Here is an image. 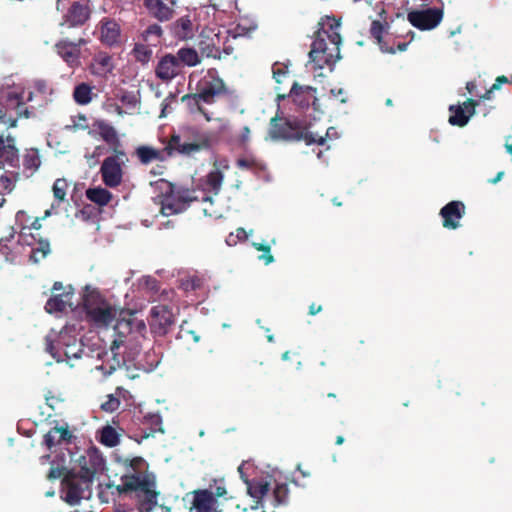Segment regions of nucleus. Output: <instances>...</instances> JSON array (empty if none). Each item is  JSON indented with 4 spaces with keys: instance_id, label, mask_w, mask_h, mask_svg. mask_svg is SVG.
<instances>
[{
    "instance_id": "21",
    "label": "nucleus",
    "mask_w": 512,
    "mask_h": 512,
    "mask_svg": "<svg viewBox=\"0 0 512 512\" xmlns=\"http://www.w3.org/2000/svg\"><path fill=\"white\" fill-rule=\"evenodd\" d=\"M465 215V205L461 201H451L440 210L442 225L446 229L455 230L460 226V219Z\"/></svg>"
},
{
    "instance_id": "24",
    "label": "nucleus",
    "mask_w": 512,
    "mask_h": 512,
    "mask_svg": "<svg viewBox=\"0 0 512 512\" xmlns=\"http://www.w3.org/2000/svg\"><path fill=\"white\" fill-rule=\"evenodd\" d=\"M41 155L37 148H25L20 155V175L25 178L33 176L41 166Z\"/></svg>"
},
{
    "instance_id": "23",
    "label": "nucleus",
    "mask_w": 512,
    "mask_h": 512,
    "mask_svg": "<svg viewBox=\"0 0 512 512\" xmlns=\"http://www.w3.org/2000/svg\"><path fill=\"white\" fill-rule=\"evenodd\" d=\"M141 2L148 15L159 22H168L174 17V2H171V5L164 3L162 0H141Z\"/></svg>"
},
{
    "instance_id": "48",
    "label": "nucleus",
    "mask_w": 512,
    "mask_h": 512,
    "mask_svg": "<svg viewBox=\"0 0 512 512\" xmlns=\"http://www.w3.org/2000/svg\"><path fill=\"white\" fill-rule=\"evenodd\" d=\"M275 505L287 504L289 497V488L286 483H277L274 491Z\"/></svg>"
},
{
    "instance_id": "40",
    "label": "nucleus",
    "mask_w": 512,
    "mask_h": 512,
    "mask_svg": "<svg viewBox=\"0 0 512 512\" xmlns=\"http://www.w3.org/2000/svg\"><path fill=\"white\" fill-rule=\"evenodd\" d=\"M100 442L107 447H115L120 442L119 434L115 428L106 425L101 430Z\"/></svg>"
},
{
    "instance_id": "16",
    "label": "nucleus",
    "mask_w": 512,
    "mask_h": 512,
    "mask_svg": "<svg viewBox=\"0 0 512 512\" xmlns=\"http://www.w3.org/2000/svg\"><path fill=\"white\" fill-rule=\"evenodd\" d=\"M137 420L141 421V423L131 438L139 444L143 440L153 437L157 432H164L162 429V418L159 414H148L142 417V419L138 416Z\"/></svg>"
},
{
    "instance_id": "37",
    "label": "nucleus",
    "mask_w": 512,
    "mask_h": 512,
    "mask_svg": "<svg viewBox=\"0 0 512 512\" xmlns=\"http://www.w3.org/2000/svg\"><path fill=\"white\" fill-rule=\"evenodd\" d=\"M73 99L79 105H87L92 101V87L87 83H80L75 86Z\"/></svg>"
},
{
    "instance_id": "15",
    "label": "nucleus",
    "mask_w": 512,
    "mask_h": 512,
    "mask_svg": "<svg viewBox=\"0 0 512 512\" xmlns=\"http://www.w3.org/2000/svg\"><path fill=\"white\" fill-rule=\"evenodd\" d=\"M86 43L84 38H79L76 42L62 39L55 44L54 49L69 67L75 68L80 64V48Z\"/></svg>"
},
{
    "instance_id": "38",
    "label": "nucleus",
    "mask_w": 512,
    "mask_h": 512,
    "mask_svg": "<svg viewBox=\"0 0 512 512\" xmlns=\"http://www.w3.org/2000/svg\"><path fill=\"white\" fill-rule=\"evenodd\" d=\"M41 228V223L39 218H35L31 225L23 226L21 228L19 237L23 243L32 246L36 243V236L32 233V230H39Z\"/></svg>"
},
{
    "instance_id": "36",
    "label": "nucleus",
    "mask_w": 512,
    "mask_h": 512,
    "mask_svg": "<svg viewBox=\"0 0 512 512\" xmlns=\"http://www.w3.org/2000/svg\"><path fill=\"white\" fill-rule=\"evenodd\" d=\"M135 61L141 65H147L152 59L153 51L151 47L144 43H135L131 51Z\"/></svg>"
},
{
    "instance_id": "22",
    "label": "nucleus",
    "mask_w": 512,
    "mask_h": 512,
    "mask_svg": "<svg viewBox=\"0 0 512 512\" xmlns=\"http://www.w3.org/2000/svg\"><path fill=\"white\" fill-rule=\"evenodd\" d=\"M171 35L178 41L192 40L197 32V25L190 15H184L176 19L170 25Z\"/></svg>"
},
{
    "instance_id": "28",
    "label": "nucleus",
    "mask_w": 512,
    "mask_h": 512,
    "mask_svg": "<svg viewBox=\"0 0 512 512\" xmlns=\"http://www.w3.org/2000/svg\"><path fill=\"white\" fill-rule=\"evenodd\" d=\"M73 438L68 426L53 427L44 436V443L48 449H52L56 445H60L63 442L71 443Z\"/></svg>"
},
{
    "instance_id": "58",
    "label": "nucleus",
    "mask_w": 512,
    "mask_h": 512,
    "mask_svg": "<svg viewBox=\"0 0 512 512\" xmlns=\"http://www.w3.org/2000/svg\"><path fill=\"white\" fill-rule=\"evenodd\" d=\"M508 82H509V80L505 75L498 76L495 79L494 84L492 85V90H498L502 84L508 83Z\"/></svg>"
},
{
    "instance_id": "39",
    "label": "nucleus",
    "mask_w": 512,
    "mask_h": 512,
    "mask_svg": "<svg viewBox=\"0 0 512 512\" xmlns=\"http://www.w3.org/2000/svg\"><path fill=\"white\" fill-rule=\"evenodd\" d=\"M122 465L126 469L132 470L133 471L132 474L140 475L142 477L148 476V477L153 478L155 480V477L153 475H148V474H143L142 473L143 468L146 466V462L140 456L133 457V458H126V459H124L122 461Z\"/></svg>"
},
{
    "instance_id": "11",
    "label": "nucleus",
    "mask_w": 512,
    "mask_h": 512,
    "mask_svg": "<svg viewBox=\"0 0 512 512\" xmlns=\"http://www.w3.org/2000/svg\"><path fill=\"white\" fill-rule=\"evenodd\" d=\"M6 110L9 114L0 115V123L7 125L8 128L15 127L19 118L28 119L35 116V107L33 105L28 106L24 97L18 94L8 95Z\"/></svg>"
},
{
    "instance_id": "59",
    "label": "nucleus",
    "mask_w": 512,
    "mask_h": 512,
    "mask_svg": "<svg viewBox=\"0 0 512 512\" xmlns=\"http://www.w3.org/2000/svg\"><path fill=\"white\" fill-rule=\"evenodd\" d=\"M259 259L262 260L265 263V265H269L272 262H274V257L271 254V251L264 252L262 255L259 256Z\"/></svg>"
},
{
    "instance_id": "26",
    "label": "nucleus",
    "mask_w": 512,
    "mask_h": 512,
    "mask_svg": "<svg viewBox=\"0 0 512 512\" xmlns=\"http://www.w3.org/2000/svg\"><path fill=\"white\" fill-rule=\"evenodd\" d=\"M191 494L193 495L191 510L194 509L197 512H215L216 500L211 490L198 489L194 490Z\"/></svg>"
},
{
    "instance_id": "8",
    "label": "nucleus",
    "mask_w": 512,
    "mask_h": 512,
    "mask_svg": "<svg viewBox=\"0 0 512 512\" xmlns=\"http://www.w3.org/2000/svg\"><path fill=\"white\" fill-rule=\"evenodd\" d=\"M226 93V85L222 78L218 76L215 68L207 71V74L198 82L197 93L187 94L182 97V101L194 102L196 105L200 102L212 104L216 98Z\"/></svg>"
},
{
    "instance_id": "31",
    "label": "nucleus",
    "mask_w": 512,
    "mask_h": 512,
    "mask_svg": "<svg viewBox=\"0 0 512 512\" xmlns=\"http://www.w3.org/2000/svg\"><path fill=\"white\" fill-rule=\"evenodd\" d=\"M97 128L101 138L112 148L113 152L121 150V141L116 129L112 125L104 121H99L97 123Z\"/></svg>"
},
{
    "instance_id": "29",
    "label": "nucleus",
    "mask_w": 512,
    "mask_h": 512,
    "mask_svg": "<svg viewBox=\"0 0 512 512\" xmlns=\"http://www.w3.org/2000/svg\"><path fill=\"white\" fill-rule=\"evenodd\" d=\"M58 345L62 347V358L64 361L69 363L71 359L81 358L83 348L82 344L77 343L76 338L60 336L58 339Z\"/></svg>"
},
{
    "instance_id": "57",
    "label": "nucleus",
    "mask_w": 512,
    "mask_h": 512,
    "mask_svg": "<svg viewBox=\"0 0 512 512\" xmlns=\"http://www.w3.org/2000/svg\"><path fill=\"white\" fill-rule=\"evenodd\" d=\"M250 128L248 126H244L239 135L238 141L240 145L245 146L250 141Z\"/></svg>"
},
{
    "instance_id": "9",
    "label": "nucleus",
    "mask_w": 512,
    "mask_h": 512,
    "mask_svg": "<svg viewBox=\"0 0 512 512\" xmlns=\"http://www.w3.org/2000/svg\"><path fill=\"white\" fill-rule=\"evenodd\" d=\"M113 326L114 340L111 343V352L116 358V350L123 346L126 339L131 335H143L146 331V325L143 320H137L135 313L120 309Z\"/></svg>"
},
{
    "instance_id": "55",
    "label": "nucleus",
    "mask_w": 512,
    "mask_h": 512,
    "mask_svg": "<svg viewBox=\"0 0 512 512\" xmlns=\"http://www.w3.org/2000/svg\"><path fill=\"white\" fill-rule=\"evenodd\" d=\"M35 91L39 94L46 95L51 92L50 85L47 80L37 79L33 82Z\"/></svg>"
},
{
    "instance_id": "13",
    "label": "nucleus",
    "mask_w": 512,
    "mask_h": 512,
    "mask_svg": "<svg viewBox=\"0 0 512 512\" xmlns=\"http://www.w3.org/2000/svg\"><path fill=\"white\" fill-rule=\"evenodd\" d=\"M443 18V11L438 8H428L425 10H412L408 13V21L420 30H430L435 28Z\"/></svg>"
},
{
    "instance_id": "18",
    "label": "nucleus",
    "mask_w": 512,
    "mask_h": 512,
    "mask_svg": "<svg viewBox=\"0 0 512 512\" xmlns=\"http://www.w3.org/2000/svg\"><path fill=\"white\" fill-rule=\"evenodd\" d=\"M90 15L91 9L87 0L74 1L64 15V20L69 27H81L90 19Z\"/></svg>"
},
{
    "instance_id": "2",
    "label": "nucleus",
    "mask_w": 512,
    "mask_h": 512,
    "mask_svg": "<svg viewBox=\"0 0 512 512\" xmlns=\"http://www.w3.org/2000/svg\"><path fill=\"white\" fill-rule=\"evenodd\" d=\"M103 458L97 453L82 457L78 473L67 471L62 479L63 499L70 505H77L83 499L85 490H89L96 474L102 470Z\"/></svg>"
},
{
    "instance_id": "1",
    "label": "nucleus",
    "mask_w": 512,
    "mask_h": 512,
    "mask_svg": "<svg viewBox=\"0 0 512 512\" xmlns=\"http://www.w3.org/2000/svg\"><path fill=\"white\" fill-rule=\"evenodd\" d=\"M119 494L135 493L136 508L119 503L114 512H152L158 504L159 491L156 490V480L148 476L124 474L121 484L115 486Z\"/></svg>"
},
{
    "instance_id": "32",
    "label": "nucleus",
    "mask_w": 512,
    "mask_h": 512,
    "mask_svg": "<svg viewBox=\"0 0 512 512\" xmlns=\"http://www.w3.org/2000/svg\"><path fill=\"white\" fill-rule=\"evenodd\" d=\"M198 48L201 57L221 59L220 48L216 45L213 38L201 35L198 42Z\"/></svg>"
},
{
    "instance_id": "20",
    "label": "nucleus",
    "mask_w": 512,
    "mask_h": 512,
    "mask_svg": "<svg viewBox=\"0 0 512 512\" xmlns=\"http://www.w3.org/2000/svg\"><path fill=\"white\" fill-rule=\"evenodd\" d=\"M100 37L102 44L109 47H117L121 44V27L112 18H103L99 22Z\"/></svg>"
},
{
    "instance_id": "49",
    "label": "nucleus",
    "mask_w": 512,
    "mask_h": 512,
    "mask_svg": "<svg viewBox=\"0 0 512 512\" xmlns=\"http://www.w3.org/2000/svg\"><path fill=\"white\" fill-rule=\"evenodd\" d=\"M67 188L68 183L65 179H56L52 187L54 198L59 202H63L66 198Z\"/></svg>"
},
{
    "instance_id": "30",
    "label": "nucleus",
    "mask_w": 512,
    "mask_h": 512,
    "mask_svg": "<svg viewBox=\"0 0 512 512\" xmlns=\"http://www.w3.org/2000/svg\"><path fill=\"white\" fill-rule=\"evenodd\" d=\"M175 56L177 57V59H179L178 62L181 68H183L184 66L195 67L201 64L202 62V57L199 54V52L195 48L190 46L181 47L180 49H178Z\"/></svg>"
},
{
    "instance_id": "3",
    "label": "nucleus",
    "mask_w": 512,
    "mask_h": 512,
    "mask_svg": "<svg viewBox=\"0 0 512 512\" xmlns=\"http://www.w3.org/2000/svg\"><path fill=\"white\" fill-rule=\"evenodd\" d=\"M269 137L274 140L300 141L303 140L307 145H323L326 142V136L313 133L308 130L306 123L298 118L272 117L268 131Z\"/></svg>"
},
{
    "instance_id": "56",
    "label": "nucleus",
    "mask_w": 512,
    "mask_h": 512,
    "mask_svg": "<svg viewBox=\"0 0 512 512\" xmlns=\"http://www.w3.org/2000/svg\"><path fill=\"white\" fill-rule=\"evenodd\" d=\"M66 472H67L66 468H64V467H53L52 466L47 474V478L49 480H56V479L61 478L62 476L64 477Z\"/></svg>"
},
{
    "instance_id": "43",
    "label": "nucleus",
    "mask_w": 512,
    "mask_h": 512,
    "mask_svg": "<svg viewBox=\"0 0 512 512\" xmlns=\"http://www.w3.org/2000/svg\"><path fill=\"white\" fill-rule=\"evenodd\" d=\"M126 390H124L121 387H117L115 395L110 394L108 395V399L101 404V409L105 412H114L117 409H119L120 406V400L118 396L122 395Z\"/></svg>"
},
{
    "instance_id": "60",
    "label": "nucleus",
    "mask_w": 512,
    "mask_h": 512,
    "mask_svg": "<svg viewBox=\"0 0 512 512\" xmlns=\"http://www.w3.org/2000/svg\"><path fill=\"white\" fill-rule=\"evenodd\" d=\"M331 93L337 98L339 99V101L341 103H346L347 99L344 97V94L345 92L343 91V89H338L337 91L332 89L331 90Z\"/></svg>"
},
{
    "instance_id": "42",
    "label": "nucleus",
    "mask_w": 512,
    "mask_h": 512,
    "mask_svg": "<svg viewBox=\"0 0 512 512\" xmlns=\"http://www.w3.org/2000/svg\"><path fill=\"white\" fill-rule=\"evenodd\" d=\"M236 165L240 169L252 170L255 172L263 171L266 169V166L262 161L252 156L239 158L236 161Z\"/></svg>"
},
{
    "instance_id": "33",
    "label": "nucleus",
    "mask_w": 512,
    "mask_h": 512,
    "mask_svg": "<svg viewBox=\"0 0 512 512\" xmlns=\"http://www.w3.org/2000/svg\"><path fill=\"white\" fill-rule=\"evenodd\" d=\"M85 195L88 200L101 207L106 206L113 198L112 193L102 187L88 188Z\"/></svg>"
},
{
    "instance_id": "52",
    "label": "nucleus",
    "mask_w": 512,
    "mask_h": 512,
    "mask_svg": "<svg viewBox=\"0 0 512 512\" xmlns=\"http://www.w3.org/2000/svg\"><path fill=\"white\" fill-rule=\"evenodd\" d=\"M201 286H202V281L200 278H198L196 276L190 277L182 282V287L186 291H192V290L195 291V290L199 289Z\"/></svg>"
},
{
    "instance_id": "25",
    "label": "nucleus",
    "mask_w": 512,
    "mask_h": 512,
    "mask_svg": "<svg viewBox=\"0 0 512 512\" xmlns=\"http://www.w3.org/2000/svg\"><path fill=\"white\" fill-rule=\"evenodd\" d=\"M115 68L113 57L104 51L97 52L91 60L89 70L92 75L106 77Z\"/></svg>"
},
{
    "instance_id": "46",
    "label": "nucleus",
    "mask_w": 512,
    "mask_h": 512,
    "mask_svg": "<svg viewBox=\"0 0 512 512\" xmlns=\"http://www.w3.org/2000/svg\"><path fill=\"white\" fill-rule=\"evenodd\" d=\"M45 351L48 352L57 362H62V347L55 344L53 336L45 337Z\"/></svg>"
},
{
    "instance_id": "19",
    "label": "nucleus",
    "mask_w": 512,
    "mask_h": 512,
    "mask_svg": "<svg viewBox=\"0 0 512 512\" xmlns=\"http://www.w3.org/2000/svg\"><path fill=\"white\" fill-rule=\"evenodd\" d=\"M478 101L472 98L467 99L462 105H450L449 123L453 126L464 127L470 117L475 114Z\"/></svg>"
},
{
    "instance_id": "27",
    "label": "nucleus",
    "mask_w": 512,
    "mask_h": 512,
    "mask_svg": "<svg viewBox=\"0 0 512 512\" xmlns=\"http://www.w3.org/2000/svg\"><path fill=\"white\" fill-rule=\"evenodd\" d=\"M135 155L143 165H148L153 161L163 162L173 157L168 155L166 146L163 149H156L151 146L141 145L135 149Z\"/></svg>"
},
{
    "instance_id": "47",
    "label": "nucleus",
    "mask_w": 512,
    "mask_h": 512,
    "mask_svg": "<svg viewBox=\"0 0 512 512\" xmlns=\"http://www.w3.org/2000/svg\"><path fill=\"white\" fill-rule=\"evenodd\" d=\"M383 31H384V26H383V24L380 21L374 20L371 23L370 33L377 40V42L379 43V45L381 47V50L384 51V52L395 53V49L394 48H389L388 49V48H385L382 45V34H383Z\"/></svg>"
},
{
    "instance_id": "34",
    "label": "nucleus",
    "mask_w": 512,
    "mask_h": 512,
    "mask_svg": "<svg viewBox=\"0 0 512 512\" xmlns=\"http://www.w3.org/2000/svg\"><path fill=\"white\" fill-rule=\"evenodd\" d=\"M20 176V171L17 169L2 172L0 174V193L6 194L12 192Z\"/></svg>"
},
{
    "instance_id": "17",
    "label": "nucleus",
    "mask_w": 512,
    "mask_h": 512,
    "mask_svg": "<svg viewBox=\"0 0 512 512\" xmlns=\"http://www.w3.org/2000/svg\"><path fill=\"white\" fill-rule=\"evenodd\" d=\"M178 60L179 59L171 53L162 56L155 67L156 77L163 82H169L180 75L182 68Z\"/></svg>"
},
{
    "instance_id": "10",
    "label": "nucleus",
    "mask_w": 512,
    "mask_h": 512,
    "mask_svg": "<svg viewBox=\"0 0 512 512\" xmlns=\"http://www.w3.org/2000/svg\"><path fill=\"white\" fill-rule=\"evenodd\" d=\"M128 162L124 150H116L113 155L106 157L100 167L103 183L110 188H117L123 182L124 168Z\"/></svg>"
},
{
    "instance_id": "14",
    "label": "nucleus",
    "mask_w": 512,
    "mask_h": 512,
    "mask_svg": "<svg viewBox=\"0 0 512 512\" xmlns=\"http://www.w3.org/2000/svg\"><path fill=\"white\" fill-rule=\"evenodd\" d=\"M5 167L20 169V154L16 147V140L8 134H0V169Z\"/></svg>"
},
{
    "instance_id": "63",
    "label": "nucleus",
    "mask_w": 512,
    "mask_h": 512,
    "mask_svg": "<svg viewBox=\"0 0 512 512\" xmlns=\"http://www.w3.org/2000/svg\"><path fill=\"white\" fill-rule=\"evenodd\" d=\"M303 87L300 86L298 83H294L291 87L290 94L291 95H298L302 92Z\"/></svg>"
},
{
    "instance_id": "5",
    "label": "nucleus",
    "mask_w": 512,
    "mask_h": 512,
    "mask_svg": "<svg viewBox=\"0 0 512 512\" xmlns=\"http://www.w3.org/2000/svg\"><path fill=\"white\" fill-rule=\"evenodd\" d=\"M340 23L335 21L329 29L319 28L311 45L309 58L318 63L320 68L332 65L340 59L341 35L338 31Z\"/></svg>"
},
{
    "instance_id": "7",
    "label": "nucleus",
    "mask_w": 512,
    "mask_h": 512,
    "mask_svg": "<svg viewBox=\"0 0 512 512\" xmlns=\"http://www.w3.org/2000/svg\"><path fill=\"white\" fill-rule=\"evenodd\" d=\"M87 320L96 327L107 328L116 319L120 309L111 305L99 292L87 293L83 299Z\"/></svg>"
},
{
    "instance_id": "51",
    "label": "nucleus",
    "mask_w": 512,
    "mask_h": 512,
    "mask_svg": "<svg viewBox=\"0 0 512 512\" xmlns=\"http://www.w3.org/2000/svg\"><path fill=\"white\" fill-rule=\"evenodd\" d=\"M210 488L214 489L213 496L215 497H224L227 494L226 486L224 478H215L210 483Z\"/></svg>"
},
{
    "instance_id": "53",
    "label": "nucleus",
    "mask_w": 512,
    "mask_h": 512,
    "mask_svg": "<svg viewBox=\"0 0 512 512\" xmlns=\"http://www.w3.org/2000/svg\"><path fill=\"white\" fill-rule=\"evenodd\" d=\"M272 71H273V78L275 79V81L277 83H281L288 73L287 67L282 66L279 63H275L273 65Z\"/></svg>"
},
{
    "instance_id": "64",
    "label": "nucleus",
    "mask_w": 512,
    "mask_h": 512,
    "mask_svg": "<svg viewBox=\"0 0 512 512\" xmlns=\"http://www.w3.org/2000/svg\"><path fill=\"white\" fill-rule=\"evenodd\" d=\"M236 236L239 240H246L247 239V233L244 228H238L236 230Z\"/></svg>"
},
{
    "instance_id": "4",
    "label": "nucleus",
    "mask_w": 512,
    "mask_h": 512,
    "mask_svg": "<svg viewBox=\"0 0 512 512\" xmlns=\"http://www.w3.org/2000/svg\"><path fill=\"white\" fill-rule=\"evenodd\" d=\"M211 135L196 126L182 127L178 133L170 135L166 142L169 156H193L211 148Z\"/></svg>"
},
{
    "instance_id": "62",
    "label": "nucleus",
    "mask_w": 512,
    "mask_h": 512,
    "mask_svg": "<svg viewBox=\"0 0 512 512\" xmlns=\"http://www.w3.org/2000/svg\"><path fill=\"white\" fill-rule=\"evenodd\" d=\"M253 246L257 251H262L263 253L271 251L270 245L268 244L253 243Z\"/></svg>"
},
{
    "instance_id": "44",
    "label": "nucleus",
    "mask_w": 512,
    "mask_h": 512,
    "mask_svg": "<svg viewBox=\"0 0 512 512\" xmlns=\"http://www.w3.org/2000/svg\"><path fill=\"white\" fill-rule=\"evenodd\" d=\"M162 36H163V29L157 23H153V24L149 25L141 33V37H142L144 42H149V41H152V40H155L156 42H159L160 39L162 38Z\"/></svg>"
},
{
    "instance_id": "6",
    "label": "nucleus",
    "mask_w": 512,
    "mask_h": 512,
    "mask_svg": "<svg viewBox=\"0 0 512 512\" xmlns=\"http://www.w3.org/2000/svg\"><path fill=\"white\" fill-rule=\"evenodd\" d=\"M160 190L161 213L170 216L185 211L196 200L193 192L187 188L177 186L165 179L157 182Z\"/></svg>"
},
{
    "instance_id": "41",
    "label": "nucleus",
    "mask_w": 512,
    "mask_h": 512,
    "mask_svg": "<svg viewBox=\"0 0 512 512\" xmlns=\"http://www.w3.org/2000/svg\"><path fill=\"white\" fill-rule=\"evenodd\" d=\"M223 179V173L219 169H214L207 174L206 185L210 191L217 195L221 190Z\"/></svg>"
},
{
    "instance_id": "12",
    "label": "nucleus",
    "mask_w": 512,
    "mask_h": 512,
    "mask_svg": "<svg viewBox=\"0 0 512 512\" xmlns=\"http://www.w3.org/2000/svg\"><path fill=\"white\" fill-rule=\"evenodd\" d=\"M174 315L166 305H157L150 311V328L158 336L166 335L174 325Z\"/></svg>"
},
{
    "instance_id": "54",
    "label": "nucleus",
    "mask_w": 512,
    "mask_h": 512,
    "mask_svg": "<svg viewBox=\"0 0 512 512\" xmlns=\"http://www.w3.org/2000/svg\"><path fill=\"white\" fill-rule=\"evenodd\" d=\"M38 247L33 249V254L41 253L42 258H45L47 254L50 252V243L48 240H43L41 238L37 239Z\"/></svg>"
},
{
    "instance_id": "35",
    "label": "nucleus",
    "mask_w": 512,
    "mask_h": 512,
    "mask_svg": "<svg viewBox=\"0 0 512 512\" xmlns=\"http://www.w3.org/2000/svg\"><path fill=\"white\" fill-rule=\"evenodd\" d=\"M247 484V491L248 494L257 500V503L262 500V498L268 493L269 491V483L265 480H251L245 481Z\"/></svg>"
},
{
    "instance_id": "50",
    "label": "nucleus",
    "mask_w": 512,
    "mask_h": 512,
    "mask_svg": "<svg viewBox=\"0 0 512 512\" xmlns=\"http://www.w3.org/2000/svg\"><path fill=\"white\" fill-rule=\"evenodd\" d=\"M71 120H72L71 129L73 131H78V130L85 131V130L89 129L88 118L86 117V115L79 113L76 116H73Z\"/></svg>"
},
{
    "instance_id": "61",
    "label": "nucleus",
    "mask_w": 512,
    "mask_h": 512,
    "mask_svg": "<svg viewBox=\"0 0 512 512\" xmlns=\"http://www.w3.org/2000/svg\"><path fill=\"white\" fill-rule=\"evenodd\" d=\"M321 311H322V306L321 305H316L315 303H312L309 306V315H311V316H314V315L318 314Z\"/></svg>"
},
{
    "instance_id": "45",
    "label": "nucleus",
    "mask_w": 512,
    "mask_h": 512,
    "mask_svg": "<svg viewBox=\"0 0 512 512\" xmlns=\"http://www.w3.org/2000/svg\"><path fill=\"white\" fill-rule=\"evenodd\" d=\"M66 309V301L63 299V295H54L50 297L46 304L45 310L48 313L63 312Z\"/></svg>"
}]
</instances>
